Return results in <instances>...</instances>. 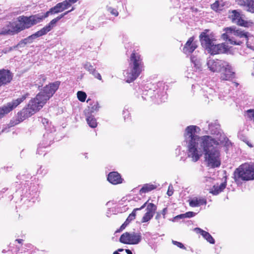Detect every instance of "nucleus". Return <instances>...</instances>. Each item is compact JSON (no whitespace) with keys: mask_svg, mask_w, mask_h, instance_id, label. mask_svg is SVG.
I'll return each mask as SVG.
<instances>
[{"mask_svg":"<svg viewBox=\"0 0 254 254\" xmlns=\"http://www.w3.org/2000/svg\"><path fill=\"white\" fill-rule=\"evenodd\" d=\"M200 128L196 126H188L184 131V142L188 148V156L191 161L197 162L202 155L203 150L204 162L207 167H218L221 164L218 141L209 135L199 136Z\"/></svg>","mask_w":254,"mask_h":254,"instance_id":"1","label":"nucleus"},{"mask_svg":"<svg viewBox=\"0 0 254 254\" xmlns=\"http://www.w3.org/2000/svg\"><path fill=\"white\" fill-rule=\"evenodd\" d=\"M60 84V81H56L46 86L42 91L30 101L27 107L23 109L20 112V119L24 120L42 108L47 101L57 90Z\"/></svg>","mask_w":254,"mask_h":254,"instance_id":"2","label":"nucleus"},{"mask_svg":"<svg viewBox=\"0 0 254 254\" xmlns=\"http://www.w3.org/2000/svg\"><path fill=\"white\" fill-rule=\"evenodd\" d=\"M206 64L209 70L213 72H221V79L229 80L234 77V72L229 63L224 60L213 59L210 57L207 59Z\"/></svg>","mask_w":254,"mask_h":254,"instance_id":"3","label":"nucleus"},{"mask_svg":"<svg viewBox=\"0 0 254 254\" xmlns=\"http://www.w3.org/2000/svg\"><path fill=\"white\" fill-rule=\"evenodd\" d=\"M207 30L202 32L199 35L201 45L206 51L211 55L220 54L226 53L229 47L224 43L215 44L213 42L214 38L213 36L209 34Z\"/></svg>","mask_w":254,"mask_h":254,"instance_id":"4","label":"nucleus"},{"mask_svg":"<svg viewBox=\"0 0 254 254\" xmlns=\"http://www.w3.org/2000/svg\"><path fill=\"white\" fill-rule=\"evenodd\" d=\"M129 68L124 71V75L126 82L130 83L134 80L143 69V63L140 56L133 53L130 58Z\"/></svg>","mask_w":254,"mask_h":254,"instance_id":"5","label":"nucleus"},{"mask_svg":"<svg viewBox=\"0 0 254 254\" xmlns=\"http://www.w3.org/2000/svg\"><path fill=\"white\" fill-rule=\"evenodd\" d=\"M236 182L254 180V164L244 163L240 165L234 173Z\"/></svg>","mask_w":254,"mask_h":254,"instance_id":"6","label":"nucleus"},{"mask_svg":"<svg viewBox=\"0 0 254 254\" xmlns=\"http://www.w3.org/2000/svg\"><path fill=\"white\" fill-rule=\"evenodd\" d=\"M46 17L44 14L42 15H34L29 17L24 16H19L17 21L20 31H21L26 28L31 27L33 25L42 21Z\"/></svg>","mask_w":254,"mask_h":254,"instance_id":"7","label":"nucleus"},{"mask_svg":"<svg viewBox=\"0 0 254 254\" xmlns=\"http://www.w3.org/2000/svg\"><path fill=\"white\" fill-rule=\"evenodd\" d=\"M225 33L222 35L224 40H228L230 44L233 45H240L243 41L234 40L232 35L236 36L241 38H243L245 40H248L249 37L248 33H245L241 30H236L232 27H227L224 29Z\"/></svg>","mask_w":254,"mask_h":254,"instance_id":"8","label":"nucleus"},{"mask_svg":"<svg viewBox=\"0 0 254 254\" xmlns=\"http://www.w3.org/2000/svg\"><path fill=\"white\" fill-rule=\"evenodd\" d=\"M208 127L210 132L215 135V138H212L218 141V144L228 145L229 140L220 129V125L217 121L211 123L209 124Z\"/></svg>","mask_w":254,"mask_h":254,"instance_id":"9","label":"nucleus"},{"mask_svg":"<svg viewBox=\"0 0 254 254\" xmlns=\"http://www.w3.org/2000/svg\"><path fill=\"white\" fill-rule=\"evenodd\" d=\"M141 239L142 236L140 233L126 232L121 235L120 241L125 244L136 245L140 243Z\"/></svg>","mask_w":254,"mask_h":254,"instance_id":"10","label":"nucleus"},{"mask_svg":"<svg viewBox=\"0 0 254 254\" xmlns=\"http://www.w3.org/2000/svg\"><path fill=\"white\" fill-rule=\"evenodd\" d=\"M26 98V95H22L16 100H14L11 102L8 103L6 105L0 108V118L3 115L7 114L14 108H16L18 105L22 102Z\"/></svg>","mask_w":254,"mask_h":254,"instance_id":"11","label":"nucleus"},{"mask_svg":"<svg viewBox=\"0 0 254 254\" xmlns=\"http://www.w3.org/2000/svg\"><path fill=\"white\" fill-rule=\"evenodd\" d=\"M229 17L233 23L244 27L249 26L248 21L244 19L243 15L237 10L229 11Z\"/></svg>","mask_w":254,"mask_h":254,"instance_id":"12","label":"nucleus"},{"mask_svg":"<svg viewBox=\"0 0 254 254\" xmlns=\"http://www.w3.org/2000/svg\"><path fill=\"white\" fill-rule=\"evenodd\" d=\"M20 31L17 21H16L13 22H8L5 26L2 28L0 34L3 35H12Z\"/></svg>","mask_w":254,"mask_h":254,"instance_id":"13","label":"nucleus"},{"mask_svg":"<svg viewBox=\"0 0 254 254\" xmlns=\"http://www.w3.org/2000/svg\"><path fill=\"white\" fill-rule=\"evenodd\" d=\"M68 3L65 0L57 3L54 7L44 13L45 17H47L50 14L58 13L69 8Z\"/></svg>","mask_w":254,"mask_h":254,"instance_id":"14","label":"nucleus"},{"mask_svg":"<svg viewBox=\"0 0 254 254\" xmlns=\"http://www.w3.org/2000/svg\"><path fill=\"white\" fill-rule=\"evenodd\" d=\"M197 47L196 42L194 41V38L191 37L187 41L183 48V52L186 55L191 54Z\"/></svg>","mask_w":254,"mask_h":254,"instance_id":"15","label":"nucleus"},{"mask_svg":"<svg viewBox=\"0 0 254 254\" xmlns=\"http://www.w3.org/2000/svg\"><path fill=\"white\" fill-rule=\"evenodd\" d=\"M12 78V75L8 70L0 69V87L9 83Z\"/></svg>","mask_w":254,"mask_h":254,"instance_id":"16","label":"nucleus"},{"mask_svg":"<svg viewBox=\"0 0 254 254\" xmlns=\"http://www.w3.org/2000/svg\"><path fill=\"white\" fill-rule=\"evenodd\" d=\"M44 35L42 31L40 30L35 33L28 36L27 38H25L22 40L17 45V47H23L26 44H29L33 42L34 39Z\"/></svg>","mask_w":254,"mask_h":254,"instance_id":"17","label":"nucleus"},{"mask_svg":"<svg viewBox=\"0 0 254 254\" xmlns=\"http://www.w3.org/2000/svg\"><path fill=\"white\" fill-rule=\"evenodd\" d=\"M147 204V202L144 203L140 208H136L133 209V211L130 213L127 219H126V221L124 222V224H122V225L121 226L120 229L119 230L117 231V232H119L120 231H122L124 230L126 226L133 220H134L135 218L136 215V212L137 211L140 210L144 208L146 205Z\"/></svg>","mask_w":254,"mask_h":254,"instance_id":"18","label":"nucleus"},{"mask_svg":"<svg viewBox=\"0 0 254 254\" xmlns=\"http://www.w3.org/2000/svg\"><path fill=\"white\" fill-rule=\"evenodd\" d=\"M107 179L108 181L113 185L121 184L123 180L120 175L117 172L110 173Z\"/></svg>","mask_w":254,"mask_h":254,"instance_id":"19","label":"nucleus"},{"mask_svg":"<svg viewBox=\"0 0 254 254\" xmlns=\"http://www.w3.org/2000/svg\"><path fill=\"white\" fill-rule=\"evenodd\" d=\"M194 231L196 233L200 234L203 237V238L205 239L209 243L211 244H215V240L208 232H206L199 228H194Z\"/></svg>","mask_w":254,"mask_h":254,"instance_id":"20","label":"nucleus"},{"mask_svg":"<svg viewBox=\"0 0 254 254\" xmlns=\"http://www.w3.org/2000/svg\"><path fill=\"white\" fill-rule=\"evenodd\" d=\"M239 5L247 7V10L254 13V0H237Z\"/></svg>","mask_w":254,"mask_h":254,"instance_id":"21","label":"nucleus"},{"mask_svg":"<svg viewBox=\"0 0 254 254\" xmlns=\"http://www.w3.org/2000/svg\"><path fill=\"white\" fill-rule=\"evenodd\" d=\"M189 201L191 207H198L206 204V200L202 197H194L189 199Z\"/></svg>","mask_w":254,"mask_h":254,"instance_id":"22","label":"nucleus"},{"mask_svg":"<svg viewBox=\"0 0 254 254\" xmlns=\"http://www.w3.org/2000/svg\"><path fill=\"white\" fill-rule=\"evenodd\" d=\"M226 187L225 183H222L220 185H214L211 189L210 192L214 195H217L222 191Z\"/></svg>","mask_w":254,"mask_h":254,"instance_id":"23","label":"nucleus"},{"mask_svg":"<svg viewBox=\"0 0 254 254\" xmlns=\"http://www.w3.org/2000/svg\"><path fill=\"white\" fill-rule=\"evenodd\" d=\"M58 21L57 18L52 20L46 26L43 27L41 30L44 35L46 34L48 32L50 31L56 25V23Z\"/></svg>","mask_w":254,"mask_h":254,"instance_id":"24","label":"nucleus"},{"mask_svg":"<svg viewBox=\"0 0 254 254\" xmlns=\"http://www.w3.org/2000/svg\"><path fill=\"white\" fill-rule=\"evenodd\" d=\"M157 188V186L150 184H146L143 185L142 188L140 189L139 192L140 194L145 193L153 190Z\"/></svg>","mask_w":254,"mask_h":254,"instance_id":"25","label":"nucleus"},{"mask_svg":"<svg viewBox=\"0 0 254 254\" xmlns=\"http://www.w3.org/2000/svg\"><path fill=\"white\" fill-rule=\"evenodd\" d=\"M146 202H147V204L145 206H146V213L151 214L153 216L157 209V206L153 203H148V201H146Z\"/></svg>","mask_w":254,"mask_h":254,"instance_id":"26","label":"nucleus"},{"mask_svg":"<svg viewBox=\"0 0 254 254\" xmlns=\"http://www.w3.org/2000/svg\"><path fill=\"white\" fill-rule=\"evenodd\" d=\"M224 6V2L222 1L218 0L211 5V8L214 10L218 11L222 10Z\"/></svg>","mask_w":254,"mask_h":254,"instance_id":"27","label":"nucleus"},{"mask_svg":"<svg viewBox=\"0 0 254 254\" xmlns=\"http://www.w3.org/2000/svg\"><path fill=\"white\" fill-rule=\"evenodd\" d=\"M90 106L88 107L90 113H93L98 111L100 107L97 102H93L89 103Z\"/></svg>","mask_w":254,"mask_h":254,"instance_id":"28","label":"nucleus"},{"mask_svg":"<svg viewBox=\"0 0 254 254\" xmlns=\"http://www.w3.org/2000/svg\"><path fill=\"white\" fill-rule=\"evenodd\" d=\"M87 124L92 128H95L97 127V123L95 118L92 116L87 117L86 118Z\"/></svg>","mask_w":254,"mask_h":254,"instance_id":"29","label":"nucleus"},{"mask_svg":"<svg viewBox=\"0 0 254 254\" xmlns=\"http://www.w3.org/2000/svg\"><path fill=\"white\" fill-rule=\"evenodd\" d=\"M191 62L194 64V65L197 68H200L201 66L200 59H197L193 55H192L190 57Z\"/></svg>","mask_w":254,"mask_h":254,"instance_id":"30","label":"nucleus"},{"mask_svg":"<svg viewBox=\"0 0 254 254\" xmlns=\"http://www.w3.org/2000/svg\"><path fill=\"white\" fill-rule=\"evenodd\" d=\"M78 99L81 102H84L86 98V94L85 92L81 91H78L77 93Z\"/></svg>","mask_w":254,"mask_h":254,"instance_id":"31","label":"nucleus"},{"mask_svg":"<svg viewBox=\"0 0 254 254\" xmlns=\"http://www.w3.org/2000/svg\"><path fill=\"white\" fill-rule=\"evenodd\" d=\"M245 115L251 121L254 118V109H249L246 112Z\"/></svg>","mask_w":254,"mask_h":254,"instance_id":"32","label":"nucleus"},{"mask_svg":"<svg viewBox=\"0 0 254 254\" xmlns=\"http://www.w3.org/2000/svg\"><path fill=\"white\" fill-rule=\"evenodd\" d=\"M153 217V216L151 214H149L146 212L142 218L141 222H147L149 221L150 220H151Z\"/></svg>","mask_w":254,"mask_h":254,"instance_id":"33","label":"nucleus"},{"mask_svg":"<svg viewBox=\"0 0 254 254\" xmlns=\"http://www.w3.org/2000/svg\"><path fill=\"white\" fill-rule=\"evenodd\" d=\"M84 68L88 70L90 73H93L95 72V69L94 66L90 63H87L84 64Z\"/></svg>","mask_w":254,"mask_h":254,"instance_id":"34","label":"nucleus"},{"mask_svg":"<svg viewBox=\"0 0 254 254\" xmlns=\"http://www.w3.org/2000/svg\"><path fill=\"white\" fill-rule=\"evenodd\" d=\"M107 10L111 14L114 15L115 16H117L119 15V12L117 10L114 8L112 7H108Z\"/></svg>","mask_w":254,"mask_h":254,"instance_id":"35","label":"nucleus"},{"mask_svg":"<svg viewBox=\"0 0 254 254\" xmlns=\"http://www.w3.org/2000/svg\"><path fill=\"white\" fill-rule=\"evenodd\" d=\"M118 251L120 252V254H132L131 251L128 249H119Z\"/></svg>","mask_w":254,"mask_h":254,"instance_id":"36","label":"nucleus"},{"mask_svg":"<svg viewBox=\"0 0 254 254\" xmlns=\"http://www.w3.org/2000/svg\"><path fill=\"white\" fill-rule=\"evenodd\" d=\"M172 243L174 245L177 246V247H179L181 249H186V248L184 246V245L180 242L175 241H173Z\"/></svg>","mask_w":254,"mask_h":254,"instance_id":"37","label":"nucleus"},{"mask_svg":"<svg viewBox=\"0 0 254 254\" xmlns=\"http://www.w3.org/2000/svg\"><path fill=\"white\" fill-rule=\"evenodd\" d=\"M74 8H72L71 10H69V11H67L62 14H61V15H60L59 16H58V17H57V19L59 20H60L61 18H62L63 17H64L65 15L67 14L69 12H71V11L73 10Z\"/></svg>","mask_w":254,"mask_h":254,"instance_id":"38","label":"nucleus"},{"mask_svg":"<svg viewBox=\"0 0 254 254\" xmlns=\"http://www.w3.org/2000/svg\"><path fill=\"white\" fill-rule=\"evenodd\" d=\"M167 194L169 196L172 195L173 194V187L172 185H169Z\"/></svg>","mask_w":254,"mask_h":254,"instance_id":"39","label":"nucleus"},{"mask_svg":"<svg viewBox=\"0 0 254 254\" xmlns=\"http://www.w3.org/2000/svg\"><path fill=\"white\" fill-rule=\"evenodd\" d=\"M195 213L192 211L187 212L184 213L186 218H191L193 217L195 215Z\"/></svg>","mask_w":254,"mask_h":254,"instance_id":"40","label":"nucleus"},{"mask_svg":"<svg viewBox=\"0 0 254 254\" xmlns=\"http://www.w3.org/2000/svg\"><path fill=\"white\" fill-rule=\"evenodd\" d=\"M185 218H186V216H185V215H184V213H183V214H180V215H178L175 216L174 218L173 221H175L176 219H184Z\"/></svg>","mask_w":254,"mask_h":254,"instance_id":"41","label":"nucleus"},{"mask_svg":"<svg viewBox=\"0 0 254 254\" xmlns=\"http://www.w3.org/2000/svg\"><path fill=\"white\" fill-rule=\"evenodd\" d=\"M65 1H66L68 4V6H69V7L71 5V4L72 3H74L75 2H76L78 0H65Z\"/></svg>","mask_w":254,"mask_h":254,"instance_id":"42","label":"nucleus"},{"mask_svg":"<svg viewBox=\"0 0 254 254\" xmlns=\"http://www.w3.org/2000/svg\"><path fill=\"white\" fill-rule=\"evenodd\" d=\"M92 74L93 75H94L95 77H96L97 79H98L99 80H101V79H102L101 76V75L99 73H97V72H96V71H95V72H94Z\"/></svg>","mask_w":254,"mask_h":254,"instance_id":"43","label":"nucleus"},{"mask_svg":"<svg viewBox=\"0 0 254 254\" xmlns=\"http://www.w3.org/2000/svg\"><path fill=\"white\" fill-rule=\"evenodd\" d=\"M167 211V208L166 207L164 208L162 211V214L163 215L164 218H165V215H166Z\"/></svg>","mask_w":254,"mask_h":254,"instance_id":"44","label":"nucleus"},{"mask_svg":"<svg viewBox=\"0 0 254 254\" xmlns=\"http://www.w3.org/2000/svg\"><path fill=\"white\" fill-rule=\"evenodd\" d=\"M167 99V96L164 95L162 97L160 98L161 102H165V100Z\"/></svg>","mask_w":254,"mask_h":254,"instance_id":"45","label":"nucleus"},{"mask_svg":"<svg viewBox=\"0 0 254 254\" xmlns=\"http://www.w3.org/2000/svg\"><path fill=\"white\" fill-rule=\"evenodd\" d=\"M44 146H41V145H40L39 146V147H38V149H37V153L39 154H42V153H41V150H40V148H42V147H44Z\"/></svg>","mask_w":254,"mask_h":254,"instance_id":"46","label":"nucleus"},{"mask_svg":"<svg viewBox=\"0 0 254 254\" xmlns=\"http://www.w3.org/2000/svg\"><path fill=\"white\" fill-rule=\"evenodd\" d=\"M160 217H161V214H160L159 213H157L155 216V219L156 220H159L160 219Z\"/></svg>","mask_w":254,"mask_h":254,"instance_id":"47","label":"nucleus"},{"mask_svg":"<svg viewBox=\"0 0 254 254\" xmlns=\"http://www.w3.org/2000/svg\"><path fill=\"white\" fill-rule=\"evenodd\" d=\"M247 45L248 48H249L250 49H251L253 50H254V47L250 46L248 43H247Z\"/></svg>","mask_w":254,"mask_h":254,"instance_id":"48","label":"nucleus"},{"mask_svg":"<svg viewBox=\"0 0 254 254\" xmlns=\"http://www.w3.org/2000/svg\"><path fill=\"white\" fill-rule=\"evenodd\" d=\"M11 50H12V48L11 47L9 48L8 49H6L4 50V53H6V52H7L8 51H10Z\"/></svg>","mask_w":254,"mask_h":254,"instance_id":"49","label":"nucleus"},{"mask_svg":"<svg viewBox=\"0 0 254 254\" xmlns=\"http://www.w3.org/2000/svg\"><path fill=\"white\" fill-rule=\"evenodd\" d=\"M15 241H17L18 243H21L23 241V240H22V239H16Z\"/></svg>","mask_w":254,"mask_h":254,"instance_id":"50","label":"nucleus"},{"mask_svg":"<svg viewBox=\"0 0 254 254\" xmlns=\"http://www.w3.org/2000/svg\"><path fill=\"white\" fill-rule=\"evenodd\" d=\"M41 78L43 81H44L46 80V77L44 76H41Z\"/></svg>","mask_w":254,"mask_h":254,"instance_id":"51","label":"nucleus"},{"mask_svg":"<svg viewBox=\"0 0 254 254\" xmlns=\"http://www.w3.org/2000/svg\"><path fill=\"white\" fill-rule=\"evenodd\" d=\"M113 254H120V252L118 251L114 252Z\"/></svg>","mask_w":254,"mask_h":254,"instance_id":"52","label":"nucleus"},{"mask_svg":"<svg viewBox=\"0 0 254 254\" xmlns=\"http://www.w3.org/2000/svg\"><path fill=\"white\" fill-rule=\"evenodd\" d=\"M148 92L150 94H151L152 92V91L150 90V91H148Z\"/></svg>","mask_w":254,"mask_h":254,"instance_id":"53","label":"nucleus"},{"mask_svg":"<svg viewBox=\"0 0 254 254\" xmlns=\"http://www.w3.org/2000/svg\"><path fill=\"white\" fill-rule=\"evenodd\" d=\"M90 101V99H88V100H87V103H88Z\"/></svg>","mask_w":254,"mask_h":254,"instance_id":"54","label":"nucleus"},{"mask_svg":"<svg viewBox=\"0 0 254 254\" xmlns=\"http://www.w3.org/2000/svg\"><path fill=\"white\" fill-rule=\"evenodd\" d=\"M46 120H46V119H45L44 120V122H43V124H45V122H46Z\"/></svg>","mask_w":254,"mask_h":254,"instance_id":"55","label":"nucleus"},{"mask_svg":"<svg viewBox=\"0 0 254 254\" xmlns=\"http://www.w3.org/2000/svg\"><path fill=\"white\" fill-rule=\"evenodd\" d=\"M46 120H46V119H45L44 120V122H43V124H45V122H46Z\"/></svg>","mask_w":254,"mask_h":254,"instance_id":"56","label":"nucleus"},{"mask_svg":"<svg viewBox=\"0 0 254 254\" xmlns=\"http://www.w3.org/2000/svg\"><path fill=\"white\" fill-rule=\"evenodd\" d=\"M46 120H46V119H45L44 120V122H43V124H45V122H46Z\"/></svg>","mask_w":254,"mask_h":254,"instance_id":"57","label":"nucleus"},{"mask_svg":"<svg viewBox=\"0 0 254 254\" xmlns=\"http://www.w3.org/2000/svg\"><path fill=\"white\" fill-rule=\"evenodd\" d=\"M250 147H252L253 146L252 145L248 144Z\"/></svg>","mask_w":254,"mask_h":254,"instance_id":"58","label":"nucleus"},{"mask_svg":"<svg viewBox=\"0 0 254 254\" xmlns=\"http://www.w3.org/2000/svg\"><path fill=\"white\" fill-rule=\"evenodd\" d=\"M4 129H2V132H4Z\"/></svg>","mask_w":254,"mask_h":254,"instance_id":"59","label":"nucleus"}]
</instances>
